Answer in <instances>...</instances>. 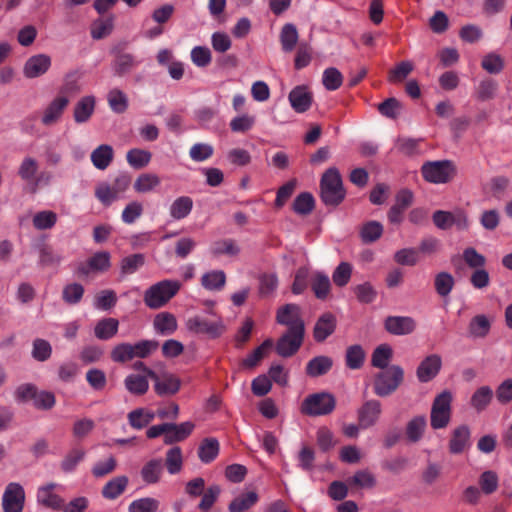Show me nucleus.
Instances as JSON below:
<instances>
[{"mask_svg": "<svg viewBox=\"0 0 512 512\" xmlns=\"http://www.w3.org/2000/svg\"><path fill=\"white\" fill-rule=\"evenodd\" d=\"M158 347L153 340H141L135 344L120 343L111 351V358L114 362L124 363L134 358H146Z\"/></svg>", "mask_w": 512, "mask_h": 512, "instance_id": "obj_3", "label": "nucleus"}, {"mask_svg": "<svg viewBox=\"0 0 512 512\" xmlns=\"http://www.w3.org/2000/svg\"><path fill=\"white\" fill-rule=\"evenodd\" d=\"M68 104V97L64 95L56 96L43 109L41 123L44 126H51L58 123L61 120L66 108L68 107Z\"/></svg>", "mask_w": 512, "mask_h": 512, "instance_id": "obj_15", "label": "nucleus"}, {"mask_svg": "<svg viewBox=\"0 0 512 512\" xmlns=\"http://www.w3.org/2000/svg\"><path fill=\"white\" fill-rule=\"evenodd\" d=\"M152 154L144 149L133 148L126 154L128 164L134 169H142L151 161Z\"/></svg>", "mask_w": 512, "mask_h": 512, "instance_id": "obj_42", "label": "nucleus"}, {"mask_svg": "<svg viewBox=\"0 0 512 512\" xmlns=\"http://www.w3.org/2000/svg\"><path fill=\"white\" fill-rule=\"evenodd\" d=\"M39 170V162L31 157H25L18 167L19 177L31 186V191L35 192L40 186L48 185L51 176L45 173L37 175Z\"/></svg>", "mask_w": 512, "mask_h": 512, "instance_id": "obj_8", "label": "nucleus"}, {"mask_svg": "<svg viewBox=\"0 0 512 512\" xmlns=\"http://www.w3.org/2000/svg\"><path fill=\"white\" fill-rule=\"evenodd\" d=\"M442 367V358L438 354L425 357L419 364L416 374L420 382L426 383L434 379Z\"/></svg>", "mask_w": 512, "mask_h": 512, "instance_id": "obj_17", "label": "nucleus"}, {"mask_svg": "<svg viewBox=\"0 0 512 512\" xmlns=\"http://www.w3.org/2000/svg\"><path fill=\"white\" fill-rule=\"evenodd\" d=\"M470 446V429L462 425L453 430L449 442V450L452 454H460Z\"/></svg>", "mask_w": 512, "mask_h": 512, "instance_id": "obj_25", "label": "nucleus"}, {"mask_svg": "<svg viewBox=\"0 0 512 512\" xmlns=\"http://www.w3.org/2000/svg\"><path fill=\"white\" fill-rule=\"evenodd\" d=\"M255 122L254 116L243 113L230 121V129L236 133H245L254 127Z\"/></svg>", "mask_w": 512, "mask_h": 512, "instance_id": "obj_53", "label": "nucleus"}, {"mask_svg": "<svg viewBox=\"0 0 512 512\" xmlns=\"http://www.w3.org/2000/svg\"><path fill=\"white\" fill-rule=\"evenodd\" d=\"M113 159V148L110 145L102 144L94 149L91 153V161L93 165L99 169H106Z\"/></svg>", "mask_w": 512, "mask_h": 512, "instance_id": "obj_30", "label": "nucleus"}, {"mask_svg": "<svg viewBox=\"0 0 512 512\" xmlns=\"http://www.w3.org/2000/svg\"><path fill=\"white\" fill-rule=\"evenodd\" d=\"M117 301L116 294L113 290H102L94 300V307L100 310H109L115 306Z\"/></svg>", "mask_w": 512, "mask_h": 512, "instance_id": "obj_61", "label": "nucleus"}, {"mask_svg": "<svg viewBox=\"0 0 512 512\" xmlns=\"http://www.w3.org/2000/svg\"><path fill=\"white\" fill-rule=\"evenodd\" d=\"M156 413L146 408H137L127 415L130 426L140 430L154 420Z\"/></svg>", "mask_w": 512, "mask_h": 512, "instance_id": "obj_28", "label": "nucleus"}, {"mask_svg": "<svg viewBox=\"0 0 512 512\" xmlns=\"http://www.w3.org/2000/svg\"><path fill=\"white\" fill-rule=\"evenodd\" d=\"M226 283V275L222 270H212L202 275V286L210 291L221 290Z\"/></svg>", "mask_w": 512, "mask_h": 512, "instance_id": "obj_36", "label": "nucleus"}, {"mask_svg": "<svg viewBox=\"0 0 512 512\" xmlns=\"http://www.w3.org/2000/svg\"><path fill=\"white\" fill-rule=\"evenodd\" d=\"M32 222L38 230L51 229L57 222V214L50 210L40 211L33 216Z\"/></svg>", "mask_w": 512, "mask_h": 512, "instance_id": "obj_50", "label": "nucleus"}, {"mask_svg": "<svg viewBox=\"0 0 512 512\" xmlns=\"http://www.w3.org/2000/svg\"><path fill=\"white\" fill-rule=\"evenodd\" d=\"M336 328V318L331 313H324L316 321L313 329V336L317 342L326 340Z\"/></svg>", "mask_w": 512, "mask_h": 512, "instance_id": "obj_24", "label": "nucleus"}, {"mask_svg": "<svg viewBox=\"0 0 512 512\" xmlns=\"http://www.w3.org/2000/svg\"><path fill=\"white\" fill-rule=\"evenodd\" d=\"M392 354V348L387 344H382L374 350L371 363L374 367L384 369L388 366L392 358Z\"/></svg>", "mask_w": 512, "mask_h": 512, "instance_id": "obj_46", "label": "nucleus"}, {"mask_svg": "<svg viewBox=\"0 0 512 512\" xmlns=\"http://www.w3.org/2000/svg\"><path fill=\"white\" fill-rule=\"evenodd\" d=\"M490 321L487 316L480 314L474 316L469 323V335L473 338H484L490 331Z\"/></svg>", "mask_w": 512, "mask_h": 512, "instance_id": "obj_39", "label": "nucleus"}, {"mask_svg": "<svg viewBox=\"0 0 512 512\" xmlns=\"http://www.w3.org/2000/svg\"><path fill=\"white\" fill-rule=\"evenodd\" d=\"M279 324L289 328L288 331H304V322L301 319L300 307L296 304H286L279 308L276 314Z\"/></svg>", "mask_w": 512, "mask_h": 512, "instance_id": "obj_14", "label": "nucleus"}, {"mask_svg": "<svg viewBox=\"0 0 512 512\" xmlns=\"http://www.w3.org/2000/svg\"><path fill=\"white\" fill-rule=\"evenodd\" d=\"M479 484L485 494L494 493L499 485L497 473L492 470L484 471L479 477Z\"/></svg>", "mask_w": 512, "mask_h": 512, "instance_id": "obj_57", "label": "nucleus"}, {"mask_svg": "<svg viewBox=\"0 0 512 512\" xmlns=\"http://www.w3.org/2000/svg\"><path fill=\"white\" fill-rule=\"evenodd\" d=\"M454 284V278L450 273L440 272L435 276V290L441 297L448 296L452 291Z\"/></svg>", "mask_w": 512, "mask_h": 512, "instance_id": "obj_51", "label": "nucleus"}, {"mask_svg": "<svg viewBox=\"0 0 512 512\" xmlns=\"http://www.w3.org/2000/svg\"><path fill=\"white\" fill-rule=\"evenodd\" d=\"M282 50L286 53L292 52L299 39L298 30L292 23H286L279 35Z\"/></svg>", "mask_w": 512, "mask_h": 512, "instance_id": "obj_29", "label": "nucleus"}, {"mask_svg": "<svg viewBox=\"0 0 512 512\" xmlns=\"http://www.w3.org/2000/svg\"><path fill=\"white\" fill-rule=\"evenodd\" d=\"M84 294V287L79 283H71L63 288L62 297L68 304L78 303Z\"/></svg>", "mask_w": 512, "mask_h": 512, "instance_id": "obj_64", "label": "nucleus"}, {"mask_svg": "<svg viewBox=\"0 0 512 512\" xmlns=\"http://www.w3.org/2000/svg\"><path fill=\"white\" fill-rule=\"evenodd\" d=\"M155 330L162 335H170L177 329V320L174 315L163 312L154 319Z\"/></svg>", "mask_w": 512, "mask_h": 512, "instance_id": "obj_34", "label": "nucleus"}, {"mask_svg": "<svg viewBox=\"0 0 512 512\" xmlns=\"http://www.w3.org/2000/svg\"><path fill=\"white\" fill-rule=\"evenodd\" d=\"M162 471V461L160 459H153L143 466L141 470V477L145 483L155 484L160 480Z\"/></svg>", "mask_w": 512, "mask_h": 512, "instance_id": "obj_38", "label": "nucleus"}, {"mask_svg": "<svg viewBox=\"0 0 512 512\" xmlns=\"http://www.w3.org/2000/svg\"><path fill=\"white\" fill-rule=\"evenodd\" d=\"M381 414V404L377 400L365 402L358 411V420L361 428L374 425Z\"/></svg>", "mask_w": 512, "mask_h": 512, "instance_id": "obj_22", "label": "nucleus"}, {"mask_svg": "<svg viewBox=\"0 0 512 512\" xmlns=\"http://www.w3.org/2000/svg\"><path fill=\"white\" fill-rule=\"evenodd\" d=\"M304 337V331H288L278 341L276 345L277 353L282 357L293 355L301 346Z\"/></svg>", "mask_w": 512, "mask_h": 512, "instance_id": "obj_19", "label": "nucleus"}, {"mask_svg": "<svg viewBox=\"0 0 512 512\" xmlns=\"http://www.w3.org/2000/svg\"><path fill=\"white\" fill-rule=\"evenodd\" d=\"M404 377L403 369L398 365H392L377 374L374 382V392L381 397L393 393L401 384Z\"/></svg>", "mask_w": 512, "mask_h": 512, "instance_id": "obj_6", "label": "nucleus"}, {"mask_svg": "<svg viewBox=\"0 0 512 512\" xmlns=\"http://www.w3.org/2000/svg\"><path fill=\"white\" fill-rule=\"evenodd\" d=\"M332 359L328 356H317L311 359L306 366V373L311 377H318L327 373L332 367Z\"/></svg>", "mask_w": 512, "mask_h": 512, "instance_id": "obj_37", "label": "nucleus"}, {"mask_svg": "<svg viewBox=\"0 0 512 512\" xmlns=\"http://www.w3.org/2000/svg\"><path fill=\"white\" fill-rule=\"evenodd\" d=\"M57 489H62V486L56 483L40 486L36 494L37 503L53 510L61 509L64 505V499L57 492Z\"/></svg>", "mask_w": 512, "mask_h": 512, "instance_id": "obj_13", "label": "nucleus"}, {"mask_svg": "<svg viewBox=\"0 0 512 512\" xmlns=\"http://www.w3.org/2000/svg\"><path fill=\"white\" fill-rule=\"evenodd\" d=\"M214 153V148L208 143H196L189 151L190 158L195 162H203L209 159Z\"/></svg>", "mask_w": 512, "mask_h": 512, "instance_id": "obj_59", "label": "nucleus"}, {"mask_svg": "<svg viewBox=\"0 0 512 512\" xmlns=\"http://www.w3.org/2000/svg\"><path fill=\"white\" fill-rule=\"evenodd\" d=\"M149 378L154 380L155 392L160 395L175 394L179 391L181 382L180 379L172 373L163 371L157 374L154 371H149Z\"/></svg>", "mask_w": 512, "mask_h": 512, "instance_id": "obj_16", "label": "nucleus"}, {"mask_svg": "<svg viewBox=\"0 0 512 512\" xmlns=\"http://www.w3.org/2000/svg\"><path fill=\"white\" fill-rule=\"evenodd\" d=\"M314 208V198L310 193H301L293 203V209L297 214H309Z\"/></svg>", "mask_w": 512, "mask_h": 512, "instance_id": "obj_63", "label": "nucleus"}, {"mask_svg": "<svg viewBox=\"0 0 512 512\" xmlns=\"http://www.w3.org/2000/svg\"><path fill=\"white\" fill-rule=\"evenodd\" d=\"M119 322L115 318H104L94 328L95 336L100 340H108L118 332Z\"/></svg>", "mask_w": 512, "mask_h": 512, "instance_id": "obj_31", "label": "nucleus"}, {"mask_svg": "<svg viewBox=\"0 0 512 512\" xmlns=\"http://www.w3.org/2000/svg\"><path fill=\"white\" fill-rule=\"evenodd\" d=\"M107 102L110 109L117 114L124 113L128 108L127 95L117 88H114L108 92Z\"/></svg>", "mask_w": 512, "mask_h": 512, "instance_id": "obj_41", "label": "nucleus"}, {"mask_svg": "<svg viewBox=\"0 0 512 512\" xmlns=\"http://www.w3.org/2000/svg\"><path fill=\"white\" fill-rule=\"evenodd\" d=\"M350 484L355 485L359 488L370 489L376 484V478L373 473L369 470H359L350 479Z\"/></svg>", "mask_w": 512, "mask_h": 512, "instance_id": "obj_58", "label": "nucleus"}, {"mask_svg": "<svg viewBox=\"0 0 512 512\" xmlns=\"http://www.w3.org/2000/svg\"><path fill=\"white\" fill-rule=\"evenodd\" d=\"M194 429V424L190 421L180 424L167 423V433L165 437L166 444L179 442L188 437Z\"/></svg>", "mask_w": 512, "mask_h": 512, "instance_id": "obj_27", "label": "nucleus"}, {"mask_svg": "<svg viewBox=\"0 0 512 512\" xmlns=\"http://www.w3.org/2000/svg\"><path fill=\"white\" fill-rule=\"evenodd\" d=\"M160 502L152 497L133 500L128 507L129 512H157Z\"/></svg>", "mask_w": 512, "mask_h": 512, "instance_id": "obj_47", "label": "nucleus"}, {"mask_svg": "<svg viewBox=\"0 0 512 512\" xmlns=\"http://www.w3.org/2000/svg\"><path fill=\"white\" fill-rule=\"evenodd\" d=\"M166 466L170 474H176L182 469V452L179 447H173L167 451Z\"/></svg>", "mask_w": 512, "mask_h": 512, "instance_id": "obj_62", "label": "nucleus"}, {"mask_svg": "<svg viewBox=\"0 0 512 512\" xmlns=\"http://www.w3.org/2000/svg\"><path fill=\"white\" fill-rule=\"evenodd\" d=\"M288 100L295 112L304 113L310 109L313 96L307 86L299 85L290 91Z\"/></svg>", "mask_w": 512, "mask_h": 512, "instance_id": "obj_18", "label": "nucleus"}, {"mask_svg": "<svg viewBox=\"0 0 512 512\" xmlns=\"http://www.w3.org/2000/svg\"><path fill=\"white\" fill-rule=\"evenodd\" d=\"M25 504V491L21 484L10 482L2 496L3 512H22Z\"/></svg>", "mask_w": 512, "mask_h": 512, "instance_id": "obj_10", "label": "nucleus"}, {"mask_svg": "<svg viewBox=\"0 0 512 512\" xmlns=\"http://www.w3.org/2000/svg\"><path fill=\"white\" fill-rule=\"evenodd\" d=\"M352 275V266L347 262H341L332 274L336 286L343 287L348 284Z\"/></svg>", "mask_w": 512, "mask_h": 512, "instance_id": "obj_60", "label": "nucleus"}, {"mask_svg": "<svg viewBox=\"0 0 512 512\" xmlns=\"http://www.w3.org/2000/svg\"><path fill=\"white\" fill-rule=\"evenodd\" d=\"M110 254L102 251L90 257L85 264L79 265L77 272L79 275L87 276L91 272H104L110 268Z\"/></svg>", "mask_w": 512, "mask_h": 512, "instance_id": "obj_21", "label": "nucleus"}, {"mask_svg": "<svg viewBox=\"0 0 512 512\" xmlns=\"http://www.w3.org/2000/svg\"><path fill=\"white\" fill-rule=\"evenodd\" d=\"M421 173L424 180L429 183L445 184L454 178L456 169L449 160L428 161L422 165Z\"/></svg>", "mask_w": 512, "mask_h": 512, "instance_id": "obj_4", "label": "nucleus"}, {"mask_svg": "<svg viewBox=\"0 0 512 512\" xmlns=\"http://www.w3.org/2000/svg\"><path fill=\"white\" fill-rule=\"evenodd\" d=\"M342 82L343 76L337 68L330 67L324 70L322 83L327 90L334 91L338 89Z\"/></svg>", "mask_w": 512, "mask_h": 512, "instance_id": "obj_54", "label": "nucleus"}, {"mask_svg": "<svg viewBox=\"0 0 512 512\" xmlns=\"http://www.w3.org/2000/svg\"><path fill=\"white\" fill-rule=\"evenodd\" d=\"M434 224L442 230L455 226L458 230H465L469 226L466 213L461 209L453 211L438 210L433 214Z\"/></svg>", "mask_w": 512, "mask_h": 512, "instance_id": "obj_9", "label": "nucleus"}, {"mask_svg": "<svg viewBox=\"0 0 512 512\" xmlns=\"http://www.w3.org/2000/svg\"><path fill=\"white\" fill-rule=\"evenodd\" d=\"M219 453V442L215 438L205 439L199 446L198 455L202 462L213 461Z\"/></svg>", "mask_w": 512, "mask_h": 512, "instance_id": "obj_43", "label": "nucleus"}, {"mask_svg": "<svg viewBox=\"0 0 512 512\" xmlns=\"http://www.w3.org/2000/svg\"><path fill=\"white\" fill-rule=\"evenodd\" d=\"M426 418L424 416H417L411 419L406 428V434L410 441L417 442L421 439L426 428Z\"/></svg>", "mask_w": 512, "mask_h": 512, "instance_id": "obj_49", "label": "nucleus"}, {"mask_svg": "<svg viewBox=\"0 0 512 512\" xmlns=\"http://www.w3.org/2000/svg\"><path fill=\"white\" fill-rule=\"evenodd\" d=\"M310 284L315 297L319 300L328 298L331 290V281L327 274L316 271L310 277Z\"/></svg>", "mask_w": 512, "mask_h": 512, "instance_id": "obj_26", "label": "nucleus"}, {"mask_svg": "<svg viewBox=\"0 0 512 512\" xmlns=\"http://www.w3.org/2000/svg\"><path fill=\"white\" fill-rule=\"evenodd\" d=\"M336 406L335 397L326 392L307 396L301 405V412L308 416H322L330 414Z\"/></svg>", "mask_w": 512, "mask_h": 512, "instance_id": "obj_5", "label": "nucleus"}, {"mask_svg": "<svg viewBox=\"0 0 512 512\" xmlns=\"http://www.w3.org/2000/svg\"><path fill=\"white\" fill-rule=\"evenodd\" d=\"M192 63L199 67H207L212 61V53L206 46H195L190 52Z\"/></svg>", "mask_w": 512, "mask_h": 512, "instance_id": "obj_52", "label": "nucleus"}, {"mask_svg": "<svg viewBox=\"0 0 512 512\" xmlns=\"http://www.w3.org/2000/svg\"><path fill=\"white\" fill-rule=\"evenodd\" d=\"M493 397V390L489 386H481L471 396V406L481 412L487 408Z\"/></svg>", "mask_w": 512, "mask_h": 512, "instance_id": "obj_40", "label": "nucleus"}, {"mask_svg": "<svg viewBox=\"0 0 512 512\" xmlns=\"http://www.w3.org/2000/svg\"><path fill=\"white\" fill-rule=\"evenodd\" d=\"M186 327L193 333L205 334L211 338L220 336L225 330L221 320L210 321L200 316L189 318L186 322Z\"/></svg>", "mask_w": 512, "mask_h": 512, "instance_id": "obj_12", "label": "nucleus"}, {"mask_svg": "<svg viewBox=\"0 0 512 512\" xmlns=\"http://www.w3.org/2000/svg\"><path fill=\"white\" fill-rule=\"evenodd\" d=\"M51 65L52 58L49 55L45 53L35 54L25 61L22 73L26 79L39 78L49 71Z\"/></svg>", "mask_w": 512, "mask_h": 512, "instance_id": "obj_11", "label": "nucleus"}, {"mask_svg": "<svg viewBox=\"0 0 512 512\" xmlns=\"http://www.w3.org/2000/svg\"><path fill=\"white\" fill-rule=\"evenodd\" d=\"M128 485V478L126 476H117L110 481H108L103 489L102 495L106 499H116L120 496L126 489Z\"/></svg>", "mask_w": 512, "mask_h": 512, "instance_id": "obj_33", "label": "nucleus"}, {"mask_svg": "<svg viewBox=\"0 0 512 512\" xmlns=\"http://www.w3.org/2000/svg\"><path fill=\"white\" fill-rule=\"evenodd\" d=\"M96 98L93 95L81 97L74 106L73 118L78 124L89 121L95 111Z\"/></svg>", "mask_w": 512, "mask_h": 512, "instance_id": "obj_23", "label": "nucleus"}, {"mask_svg": "<svg viewBox=\"0 0 512 512\" xmlns=\"http://www.w3.org/2000/svg\"><path fill=\"white\" fill-rule=\"evenodd\" d=\"M365 352L360 345L350 346L346 351V365L350 369H359L364 362Z\"/></svg>", "mask_w": 512, "mask_h": 512, "instance_id": "obj_56", "label": "nucleus"}, {"mask_svg": "<svg viewBox=\"0 0 512 512\" xmlns=\"http://www.w3.org/2000/svg\"><path fill=\"white\" fill-rule=\"evenodd\" d=\"M321 199L326 205L337 206L345 197L342 179L336 168H329L321 178Z\"/></svg>", "mask_w": 512, "mask_h": 512, "instance_id": "obj_2", "label": "nucleus"}, {"mask_svg": "<svg viewBox=\"0 0 512 512\" xmlns=\"http://www.w3.org/2000/svg\"><path fill=\"white\" fill-rule=\"evenodd\" d=\"M147 375L129 374L125 380V388L134 395H143L149 389V381Z\"/></svg>", "mask_w": 512, "mask_h": 512, "instance_id": "obj_32", "label": "nucleus"}, {"mask_svg": "<svg viewBox=\"0 0 512 512\" xmlns=\"http://www.w3.org/2000/svg\"><path fill=\"white\" fill-rule=\"evenodd\" d=\"M161 183L160 177L155 173L140 174L134 182V189L138 193H148L155 190Z\"/></svg>", "mask_w": 512, "mask_h": 512, "instance_id": "obj_35", "label": "nucleus"}, {"mask_svg": "<svg viewBox=\"0 0 512 512\" xmlns=\"http://www.w3.org/2000/svg\"><path fill=\"white\" fill-rule=\"evenodd\" d=\"M193 202L191 198L182 196L177 198L170 206V215L174 219L185 218L192 210Z\"/></svg>", "mask_w": 512, "mask_h": 512, "instance_id": "obj_45", "label": "nucleus"}, {"mask_svg": "<svg viewBox=\"0 0 512 512\" xmlns=\"http://www.w3.org/2000/svg\"><path fill=\"white\" fill-rule=\"evenodd\" d=\"M113 18L98 19L91 25V36L93 39H102L108 36L113 30Z\"/></svg>", "mask_w": 512, "mask_h": 512, "instance_id": "obj_55", "label": "nucleus"}, {"mask_svg": "<svg viewBox=\"0 0 512 512\" xmlns=\"http://www.w3.org/2000/svg\"><path fill=\"white\" fill-rule=\"evenodd\" d=\"M453 396L448 390L436 396L431 408V426L433 429L446 427L451 418V404Z\"/></svg>", "mask_w": 512, "mask_h": 512, "instance_id": "obj_7", "label": "nucleus"}, {"mask_svg": "<svg viewBox=\"0 0 512 512\" xmlns=\"http://www.w3.org/2000/svg\"><path fill=\"white\" fill-rule=\"evenodd\" d=\"M385 329L393 335H407L416 328V322L409 316H389L384 322Z\"/></svg>", "mask_w": 512, "mask_h": 512, "instance_id": "obj_20", "label": "nucleus"}, {"mask_svg": "<svg viewBox=\"0 0 512 512\" xmlns=\"http://www.w3.org/2000/svg\"><path fill=\"white\" fill-rule=\"evenodd\" d=\"M382 233L383 226L380 222L369 221L362 226L360 236L364 243H372L379 239Z\"/></svg>", "mask_w": 512, "mask_h": 512, "instance_id": "obj_48", "label": "nucleus"}, {"mask_svg": "<svg viewBox=\"0 0 512 512\" xmlns=\"http://www.w3.org/2000/svg\"><path fill=\"white\" fill-rule=\"evenodd\" d=\"M181 288L177 280H163L149 287L144 294V302L151 309L163 307Z\"/></svg>", "mask_w": 512, "mask_h": 512, "instance_id": "obj_1", "label": "nucleus"}, {"mask_svg": "<svg viewBox=\"0 0 512 512\" xmlns=\"http://www.w3.org/2000/svg\"><path fill=\"white\" fill-rule=\"evenodd\" d=\"M258 501V495L254 491L239 495L229 505L230 512H243L252 507Z\"/></svg>", "mask_w": 512, "mask_h": 512, "instance_id": "obj_44", "label": "nucleus"}]
</instances>
